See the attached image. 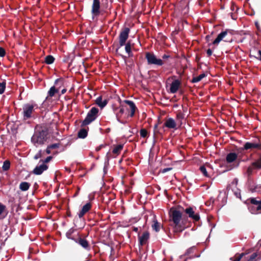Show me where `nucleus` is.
Here are the masks:
<instances>
[{
	"label": "nucleus",
	"mask_w": 261,
	"mask_h": 261,
	"mask_svg": "<svg viewBox=\"0 0 261 261\" xmlns=\"http://www.w3.org/2000/svg\"><path fill=\"white\" fill-rule=\"evenodd\" d=\"M99 110L96 107H92L88 112L85 119L82 121L81 127L88 125L94 121L98 116Z\"/></svg>",
	"instance_id": "nucleus-4"
},
{
	"label": "nucleus",
	"mask_w": 261,
	"mask_h": 261,
	"mask_svg": "<svg viewBox=\"0 0 261 261\" xmlns=\"http://www.w3.org/2000/svg\"><path fill=\"white\" fill-rule=\"evenodd\" d=\"M234 194L236 195L237 197H240L241 196V194L240 192H236L234 193Z\"/></svg>",
	"instance_id": "nucleus-54"
},
{
	"label": "nucleus",
	"mask_w": 261,
	"mask_h": 261,
	"mask_svg": "<svg viewBox=\"0 0 261 261\" xmlns=\"http://www.w3.org/2000/svg\"><path fill=\"white\" fill-rule=\"evenodd\" d=\"M228 34L232 35V30L229 29H226L224 31L220 33L217 37V38L214 40L212 44L215 45H218L221 41H224L225 42H230L226 38V36Z\"/></svg>",
	"instance_id": "nucleus-9"
},
{
	"label": "nucleus",
	"mask_w": 261,
	"mask_h": 261,
	"mask_svg": "<svg viewBox=\"0 0 261 261\" xmlns=\"http://www.w3.org/2000/svg\"><path fill=\"white\" fill-rule=\"evenodd\" d=\"M35 107L37 108V105L36 104L33 105L27 103L23 105L22 108V115L24 120L30 119L32 117V115L35 110L34 108Z\"/></svg>",
	"instance_id": "nucleus-8"
},
{
	"label": "nucleus",
	"mask_w": 261,
	"mask_h": 261,
	"mask_svg": "<svg viewBox=\"0 0 261 261\" xmlns=\"http://www.w3.org/2000/svg\"><path fill=\"white\" fill-rule=\"evenodd\" d=\"M253 169H255L252 165L248 167L247 169V173L248 174V176H250L252 174Z\"/></svg>",
	"instance_id": "nucleus-39"
},
{
	"label": "nucleus",
	"mask_w": 261,
	"mask_h": 261,
	"mask_svg": "<svg viewBox=\"0 0 261 261\" xmlns=\"http://www.w3.org/2000/svg\"><path fill=\"white\" fill-rule=\"evenodd\" d=\"M200 171L201 172V173L206 177H208V173H207V172L206 171V168L204 166H200V168H199Z\"/></svg>",
	"instance_id": "nucleus-36"
},
{
	"label": "nucleus",
	"mask_w": 261,
	"mask_h": 261,
	"mask_svg": "<svg viewBox=\"0 0 261 261\" xmlns=\"http://www.w3.org/2000/svg\"><path fill=\"white\" fill-rule=\"evenodd\" d=\"M48 146L51 149H53L59 148L60 144L59 143H55Z\"/></svg>",
	"instance_id": "nucleus-43"
},
{
	"label": "nucleus",
	"mask_w": 261,
	"mask_h": 261,
	"mask_svg": "<svg viewBox=\"0 0 261 261\" xmlns=\"http://www.w3.org/2000/svg\"><path fill=\"white\" fill-rule=\"evenodd\" d=\"M123 147V144L117 145L114 148V149H113L112 152L114 154L118 155L120 153L121 151L122 150Z\"/></svg>",
	"instance_id": "nucleus-26"
},
{
	"label": "nucleus",
	"mask_w": 261,
	"mask_h": 261,
	"mask_svg": "<svg viewBox=\"0 0 261 261\" xmlns=\"http://www.w3.org/2000/svg\"><path fill=\"white\" fill-rule=\"evenodd\" d=\"M66 91H67L66 89L64 88V89L62 90L61 93L62 94H64L66 92Z\"/></svg>",
	"instance_id": "nucleus-60"
},
{
	"label": "nucleus",
	"mask_w": 261,
	"mask_h": 261,
	"mask_svg": "<svg viewBox=\"0 0 261 261\" xmlns=\"http://www.w3.org/2000/svg\"><path fill=\"white\" fill-rule=\"evenodd\" d=\"M6 55V51L5 49L2 47H0V57H4Z\"/></svg>",
	"instance_id": "nucleus-45"
},
{
	"label": "nucleus",
	"mask_w": 261,
	"mask_h": 261,
	"mask_svg": "<svg viewBox=\"0 0 261 261\" xmlns=\"http://www.w3.org/2000/svg\"><path fill=\"white\" fill-rule=\"evenodd\" d=\"M185 212L188 215V216L192 218L194 221L197 222L200 219V216L198 214H195L193 209L191 207H189L184 210Z\"/></svg>",
	"instance_id": "nucleus-13"
},
{
	"label": "nucleus",
	"mask_w": 261,
	"mask_h": 261,
	"mask_svg": "<svg viewBox=\"0 0 261 261\" xmlns=\"http://www.w3.org/2000/svg\"><path fill=\"white\" fill-rule=\"evenodd\" d=\"M6 88V82H3L0 83V94H3Z\"/></svg>",
	"instance_id": "nucleus-37"
},
{
	"label": "nucleus",
	"mask_w": 261,
	"mask_h": 261,
	"mask_svg": "<svg viewBox=\"0 0 261 261\" xmlns=\"http://www.w3.org/2000/svg\"><path fill=\"white\" fill-rule=\"evenodd\" d=\"M91 207L92 204L90 202H88L85 204L78 213L79 217L82 218L91 208Z\"/></svg>",
	"instance_id": "nucleus-18"
},
{
	"label": "nucleus",
	"mask_w": 261,
	"mask_h": 261,
	"mask_svg": "<svg viewBox=\"0 0 261 261\" xmlns=\"http://www.w3.org/2000/svg\"><path fill=\"white\" fill-rule=\"evenodd\" d=\"M172 168H164L162 170V173H165L167 171H170L171 170H172Z\"/></svg>",
	"instance_id": "nucleus-51"
},
{
	"label": "nucleus",
	"mask_w": 261,
	"mask_h": 261,
	"mask_svg": "<svg viewBox=\"0 0 261 261\" xmlns=\"http://www.w3.org/2000/svg\"><path fill=\"white\" fill-rule=\"evenodd\" d=\"M231 9L232 11H234V6L233 5V4L232 3V6L231 7Z\"/></svg>",
	"instance_id": "nucleus-61"
},
{
	"label": "nucleus",
	"mask_w": 261,
	"mask_h": 261,
	"mask_svg": "<svg viewBox=\"0 0 261 261\" xmlns=\"http://www.w3.org/2000/svg\"><path fill=\"white\" fill-rule=\"evenodd\" d=\"M45 152L47 154L51 153V149L49 148V146H47L45 150Z\"/></svg>",
	"instance_id": "nucleus-53"
},
{
	"label": "nucleus",
	"mask_w": 261,
	"mask_h": 261,
	"mask_svg": "<svg viewBox=\"0 0 261 261\" xmlns=\"http://www.w3.org/2000/svg\"><path fill=\"white\" fill-rule=\"evenodd\" d=\"M88 135V129L85 128L81 129L78 132L77 136L79 138L84 139Z\"/></svg>",
	"instance_id": "nucleus-23"
},
{
	"label": "nucleus",
	"mask_w": 261,
	"mask_h": 261,
	"mask_svg": "<svg viewBox=\"0 0 261 261\" xmlns=\"http://www.w3.org/2000/svg\"><path fill=\"white\" fill-rule=\"evenodd\" d=\"M149 238V233L148 231H145L141 236H139V245L143 246L146 244Z\"/></svg>",
	"instance_id": "nucleus-19"
},
{
	"label": "nucleus",
	"mask_w": 261,
	"mask_h": 261,
	"mask_svg": "<svg viewBox=\"0 0 261 261\" xmlns=\"http://www.w3.org/2000/svg\"><path fill=\"white\" fill-rule=\"evenodd\" d=\"M231 17L232 19H236V18L233 17V15L232 13H231Z\"/></svg>",
	"instance_id": "nucleus-62"
},
{
	"label": "nucleus",
	"mask_w": 261,
	"mask_h": 261,
	"mask_svg": "<svg viewBox=\"0 0 261 261\" xmlns=\"http://www.w3.org/2000/svg\"><path fill=\"white\" fill-rule=\"evenodd\" d=\"M250 202L248 205V210L252 214L261 213V200H257L255 198H250L247 200Z\"/></svg>",
	"instance_id": "nucleus-5"
},
{
	"label": "nucleus",
	"mask_w": 261,
	"mask_h": 261,
	"mask_svg": "<svg viewBox=\"0 0 261 261\" xmlns=\"http://www.w3.org/2000/svg\"><path fill=\"white\" fill-rule=\"evenodd\" d=\"M104 147V145H100L98 147H97V148H96V150H97V151H98V150H100L102 147Z\"/></svg>",
	"instance_id": "nucleus-58"
},
{
	"label": "nucleus",
	"mask_w": 261,
	"mask_h": 261,
	"mask_svg": "<svg viewBox=\"0 0 261 261\" xmlns=\"http://www.w3.org/2000/svg\"><path fill=\"white\" fill-rule=\"evenodd\" d=\"M255 57L258 60L261 61V50H259L257 51L256 56Z\"/></svg>",
	"instance_id": "nucleus-47"
},
{
	"label": "nucleus",
	"mask_w": 261,
	"mask_h": 261,
	"mask_svg": "<svg viewBox=\"0 0 261 261\" xmlns=\"http://www.w3.org/2000/svg\"><path fill=\"white\" fill-rule=\"evenodd\" d=\"M160 134V133L159 129L153 130V137L154 138H155L157 137V135Z\"/></svg>",
	"instance_id": "nucleus-48"
},
{
	"label": "nucleus",
	"mask_w": 261,
	"mask_h": 261,
	"mask_svg": "<svg viewBox=\"0 0 261 261\" xmlns=\"http://www.w3.org/2000/svg\"><path fill=\"white\" fill-rule=\"evenodd\" d=\"M257 256V253L254 252L249 256V257L247 259V261H256V257Z\"/></svg>",
	"instance_id": "nucleus-33"
},
{
	"label": "nucleus",
	"mask_w": 261,
	"mask_h": 261,
	"mask_svg": "<svg viewBox=\"0 0 261 261\" xmlns=\"http://www.w3.org/2000/svg\"><path fill=\"white\" fill-rule=\"evenodd\" d=\"M158 124H155L153 127V130L158 129Z\"/></svg>",
	"instance_id": "nucleus-59"
},
{
	"label": "nucleus",
	"mask_w": 261,
	"mask_h": 261,
	"mask_svg": "<svg viewBox=\"0 0 261 261\" xmlns=\"http://www.w3.org/2000/svg\"><path fill=\"white\" fill-rule=\"evenodd\" d=\"M58 83H60L61 84H63V80L61 79H58L55 81V84L57 85Z\"/></svg>",
	"instance_id": "nucleus-49"
},
{
	"label": "nucleus",
	"mask_w": 261,
	"mask_h": 261,
	"mask_svg": "<svg viewBox=\"0 0 261 261\" xmlns=\"http://www.w3.org/2000/svg\"><path fill=\"white\" fill-rule=\"evenodd\" d=\"M53 159V156H47L44 161H42V160H40V162H41L42 161L43 162V164H45V163H48L49 162H50L51 159Z\"/></svg>",
	"instance_id": "nucleus-44"
},
{
	"label": "nucleus",
	"mask_w": 261,
	"mask_h": 261,
	"mask_svg": "<svg viewBox=\"0 0 261 261\" xmlns=\"http://www.w3.org/2000/svg\"><path fill=\"white\" fill-rule=\"evenodd\" d=\"M74 242L80 245L85 250L87 251L90 250L91 246L89 242L85 238L79 237L74 240Z\"/></svg>",
	"instance_id": "nucleus-10"
},
{
	"label": "nucleus",
	"mask_w": 261,
	"mask_h": 261,
	"mask_svg": "<svg viewBox=\"0 0 261 261\" xmlns=\"http://www.w3.org/2000/svg\"><path fill=\"white\" fill-rule=\"evenodd\" d=\"M124 106L123 104H121L120 106V110L119 111V114H120V115L123 114L124 112Z\"/></svg>",
	"instance_id": "nucleus-46"
},
{
	"label": "nucleus",
	"mask_w": 261,
	"mask_h": 261,
	"mask_svg": "<svg viewBox=\"0 0 261 261\" xmlns=\"http://www.w3.org/2000/svg\"><path fill=\"white\" fill-rule=\"evenodd\" d=\"M195 249V247H191L190 248H189L186 253H185V255H189L190 254L192 253L193 252V250Z\"/></svg>",
	"instance_id": "nucleus-42"
},
{
	"label": "nucleus",
	"mask_w": 261,
	"mask_h": 261,
	"mask_svg": "<svg viewBox=\"0 0 261 261\" xmlns=\"http://www.w3.org/2000/svg\"><path fill=\"white\" fill-rule=\"evenodd\" d=\"M55 58L51 55H48L45 58V63L47 64H51L54 63Z\"/></svg>",
	"instance_id": "nucleus-29"
},
{
	"label": "nucleus",
	"mask_w": 261,
	"mask_h": 261,
	"mask_svg": "<svg viewBox=\"0 0 261 261\" xmlns=\"http://www.w3.org/2000/svg\"><path fill=\"white\" fill-rule=\"evenodd\" d=\"M176 120L180 122V124H181V121L184 118V114L181 112H178L176 116Z\"/></svg>",
	"instance_id": "nucleus-32"
},
{
	"label": "nucleus",
	"mask_w": 261,
	"mask_h": 261,
	"mask_svg": "<svg viewBox=\"0 0 261 261\" xmlns=\"http://www.w3.org/2000/svg\"><path fill=\"white\" fill-rule=\"evenodd\" d=\"M48 134V130L46 127H37L31 138V141L35 145L36 144L42 145L46 141Z\"/></svg>",
	"instance_id": "nucleus-3"
},
{
	"label": "nucleus",
	"mask_w": 261,
	"mask_h": 261,
	"mask_svg": "<svg viewBox=\"0 0 261 261\" xmlns=\"http://www.w3.org/2000/svg\"><path fill=\"white\" fill-rule=\"evenodd\" d=\"M65 170H66L67 171L69 172H70V169H69V168H65Z\"/></svg>",
	"instance_id": "nucleus-63"
},
{
	"label": "nucleus",
	"mask_w": 261,
	"mask_h": 261,
	"mask_svg": "<svg viewBox=\"0 0 261 261\" xmlns=\"http://www.w3.org/2000/svg\"><path fill=\"white\" fill-rule=\"evenodd\" d=\"M167 127L169 129H177V123L172 118H168L165 120L163 128Z\"/></svg>",
	"instance_id": "nucleus-12"
},
{
	"label": "nucleus",
	"mask_w": 261,
	"mask_h": 261,
	"mask_svg": "<svg viewBox=\"0 0 261 261\" xmlns=\"http://www.w3.org/2000/svg\"><path fill=\"white\" fill-rule=\"evenodd\" d=\"M74 229L72 228H70L68 231L66 233V237L69 239H71L74 241V240L76 239H74L72 237V234L74 232Z\"/></svg>",
	"instance_id": "nucleus-31"
},
{
	"label": "nucleus",
	"mask_w": 261,
	"mask_h": 261,
	"mask_svg": "<svg viewBox=\"0 0 261 261\" xmlns=\"http://www.w3.org/2000/svg\"><path fill=\"white\" fill-rule=\"evenodd\" d=\"M129 32L130 29L128 28L124 27L121 29L119 35V46L116 49V51L117 52L120 47L125 45V50L128 54V57H132L133 54L132 53V44L130 41H128L126 43V41L129 36Z\"/></svg>",
	"instance_id": "nucleus-2"
},
{
	"label": "nucleus",
	"mask_w": 261,
	"mask_h": 261,
	"mask_svg": "<svg viewBox=\"0 0 261 261\" xmlns=\"http://www.w3.org/2000/svg\"><path fill=\"white\" fill-rule=\"evenodd\" d=\"M162 58L163 60H166L167 59L170 58L171 56L167 54H164L162 56Z\"/></svg>",
	"instance_id": "nucleus-50"
},
{
	"label": "nucleus",
	"mask_w": 261,
	"mask_h": 261,
	"mask_svg": "<svg viewBox=\"0 0 261 261\" xmlns=\"http://www.w3.org/2000/svg\"><path fill=\"white\" fill-rule=\"evenodd\" d=\"M59 89L56 88L55 86L51 87L48 91V96L53 97L55 94L58 93Z\"/></svg>",
	"instance_id": "nucleus-27"
},
{
	"label": "nucleus",
	"mask_w": 261,
	"mask_h": 261,
	"mask_svg": "<svg viewBox=\"0 0 261 261\" xmlns=\"http://www.w3.org/2000/svg\"><path fill=\"white\" fill-rule=\"evenodd\" d=\"M161 123H162V122L160 121V119H159L158 123L157 124H161Z\"/></svg>",
	"instance_id": "nucleus-64"
},
{
	"label": "nucleus",
	"mask_w": 261,
	"mask_h": 261,
	"mask_svg": "<svg viewBox=\"0 0 261 261\" xmlns=\"http://www.w3.org/2000/svg\"><path fill=\"white\" fill-rule=\"evenodd\" d=\"M140 136L142 138H146L148 136V132L145 128H142L140 130Z\"/></svg>",
	"instance_id": "nucleus-35"
},
{
	"label": "nucleus",
	"mask_w": 261,
	"mask_h": 261,
	"mask_svg": "<svg viewBox=\"0 0 261 261\" xmlns=\"http://www.w3.org/2000/svg\"><path fill=\"white\" fill-rule=\"evenodd\" d=\"M133 230L135 231V232H138V227H133Z\"/></svg>",
	"instance_id": "nucleus-57"
},
{
	"label": "nucleus",
	"mask_w": 261,
	"mask_h": 261,
	"mask_svg": "<svg viewBox=\"0 0 261 261\" xmlns=\"http://www.w3.org/2000/svg\"><path fill=\"white\" fill-rule=\"evenodd\" d=\"M169 217L170 225L173 227L174 232H181L187 227L185 218L182 219V213L177 208L171 207L169 212Z\"/></svg>",
	"instance_id": "nucleus-1"
},
{
	"label": "nucleus",
	"mask_w": 261,
	"mask_h": 261,
	"mask_svg": "<svg viewBox=\"0 0 261 261\" xmlns=\"http://www.w3.org/2000/svg\"><path fill=\"white\" fill-rule=\"evenodd\" d=\"M245 255V253H242L241 254H236L235 255V259L233 261H240L243 257Z\"/></svg>",
	"instance_id": "nucleus-38"
},
{
	"label": "nucleus",
	"mask_w": 261,
	"mask_h": 261,
	"mask_svg": "<svg viewBox=\"0 0 261 261\" xmlns=\"http://www.w3.org/2000/svg\"><path fill=\"white\" fill-rule=\"evenodd\" d=\"M185 212L188 215V216L192 218L194 221L197 222L200 219V216L198 214H195L193 209L191 207H189L184 210Z\"/></svg>",
	"instance_id": "nucleus-14"
},
{
	"label": "nucleus",
	"mask_w": 261,
	"mask_h": 261,
	"mask_svg": "<svg viewBox=\"0 0 261 261\" xmlns=\"http://www.w3.org/2000/svg\"><path fill=\"white\" fill-rule=\"evenodd\" d=\"M67 216H68V217H71V214L70 211H68L67 212Z\"/></svg>",
	"instance_id": "nucleus-56"
},
{
	"label": "nucleus",
	"mask_w": 261,
	"mask_h": 261,
	"mask_svg": "<svg viewBox=\"0 0 261 261\" xmlns=\"http://www.w3.org/2000/svg\"><path fill=\"white\" fill-rule=\"evenodd\" d=\"M238 155L234 152H230L228 153L226 156V161L228 163H231L237 160Z\"/></svg>",
	"instance_id": "nucleus-20"
},
{
	"label": "nucleus",
	"mask_w": 261,
	"mask_h": 261,
	"mask_svg": "<svg viewBox=\"0 0 261 261\" xmlns=\"http://www.w3.org/2000/svg\"><path fill=\"white\" fill-rule=\"evenodd\" d=\"M48 169V166L45 164H42L39 166H37L33 170V173L35 175H40L44 171Z\"/></svg>",
	"instance_id": "nucleus-16"
},
{
	"label": "nucleus",
	"mask_w": 261,
	"mask_h": 261,
	"mask_svg": "<svg viewBox=\"0 0 261 261\" xmlns=\"http://www.w3.org/2000/svg\"><path fill=\"white\" fill-rule=\"evenodd\" d=\"M198 3H199V5L201 6H203V3L202 2V0H199V2H198Z\"/></svg>",
	"instance_id": "nucleus-55"
},
{
	"label": "nucleus",
	"mask_w": 261,
	"mask_h": 261,
	"mask_svg": "<svg viewBox=\"0 0 261 261\" xmlns=\"http://www.w3.org/2000/svg\"><path fill=\"white\" fill-rule=\"evenodd\" d=\"M10 167V162L9 160H6L3 164L2 169L3 171H8Z\"/></svg>",
	"instance_id": "nucleus-30"
},
{
	"label": "nucleus",
	"mask_w": 261,
	"mask_h": 261,
	"mask_svg": "<svg viewBox=\"0 0 261 261\" xmlns=\"http://www.w3.org/2000/svg\"><path fill=\"white\" fill-rule=\"evenodd\" d=\"M153 224H152V229L155 230L156 232H159L160 229V223L158 222L157 220L154 217V219L153 220Z\"/></svg>",
	"instance_id": "nucleus-24"
},
{
	"label": "nucleus",
	"mask_w": 261,
	"mask_h": 261,
	"mask_svg": "<svg viewBox=\"0 0 261 261\" xmlns=\"http://www.w3.org/2000/svg\"><path fill=\"white\" fill-rule=\"evenodd\" d=\"M251 165L255 169H261V154H260L258 159L251 163Z\"/></svg>",
	"instance_id": "nucleus-22"
},
{
	"label": "nucleus",
	"mask_w": 261,
	"mask_h": 261,
	"mask_svg": "<svg viewBox=\"0 0 261 261\" xmlns=\"http://www.w3.org/2000/svg\"><path fill=\"white\" fill-rule=\"evenodd\" d=\"M42 156V150H40L34 156V159L35 160H37L40 158H41Z\"/></svg>",
	"instance_id": "nucleus-41"
},
{
	"label": "nucleus",
	"mask_w": 261,
	"mask_h": 261,
	"mask_svg": "<svg viewBox=\"0 0 261 261\" xmlns=\"http://www.w3.org/2000/svg\"><path fill=\"white\" fill-rule=\"evenodd\" d=\"M6 209V205L0 202V215L4 212Z\"/></svg>",
	"instance_id": "nucleus-40"
},
{
	"label": "nucleus",
	"mask_w": 261,
	"mask_h": 261,
	"mask_svg": "<svg viewBox=\"0 0 261 261\" xmlns=\"http://www.w3.org/2000/svg\"><path fill=\"white\" fill-rule=\"evenodd\" d=\"M123 103H125L129 106V109L126 108V110H130V113L129 114V116L130 117H133L135 115V111L137 109V108L136 107L135 103L133 101L129 100H124L123 101Z\"/></svg>",
	"instance_id": "nucleus-15"
},
{
	"label": "nucleus",
	"mask_w": 261,
	"mask_h": 261,
	"mask_svg": "<svg viewBox=\"0 0 261 261\" xmlns=\"http://www.w3.org/2000/svg\"><path fill=\"white\" fill-rule=\"evenodd\" d=\"M108 102V101L106 99L102 101L101 96L98 97L95 100V103L101 108H104L107 105Z\"/></svg>",
	"instance_id": "nucleus-21"
},
{
	"label": "nucleus",
	"mask_w": 261,
	"mask_h": 261,
	"mask_svg": "<svg viewBox=\"0 0 261 261\" xmlns=\"http://www.w3.org/2000/svg\"><path fill=\"white\" fill-rule=\"evenodd\" d=\"M206 76V74L205 73H203L200 74L199 75H198V76L194 77L192 79L191 82L193 83L199 82L203 78L205 77Z\"/></svg>",
	"instance_id": "nucleus-28"
},
{
	"label": "nucleus",
	"mask_w": 261,
	"mask_h": 261,
	"mask_svg": "<svg viewBox=\"0 0 261 261\" xmlns=\"http://www.w3.org/2000/svg\"><path fill=\"white\" fill-rule=\"evenodd\" d=\"M206 54L208 57H210L212 55V50L211 49H208L206 50Z\"/></svg>",
	"instance_id": "nucleus-52"
},
{
	"label": "nucleus",
	"mask_w": 261,
	"mask_h": 261,
	"mask_svg": "<svg viewBox=\"0 0 261 261\" xmlns=\"http://www.w3.org/2000/svg\"><path fill=\"white\" fill-rule=\"evenodd\" d=\"M145 58L148 65L162 66L164 64V61L160 59H158L153 53L146 52Z\"/></svg>",
	"instance_id": "nucleus-7"
},
{
	"label": "nucleus",
	"mask_w": 261,
	"mask_h": 261,
	"mask_svg": "<svg viewBox=\"0 0 261 261\" xmlns=\"http://www.w3.org/2000/svg\"><path fill=\"white\" fill-rule=\"evenodd\" d=\"M30 184L28 182H21L19 185V189L22 191H26L30 188Z\"/></svg>",
	"instance_id": "nucleus-25"
},
{
	"label": "nucleus",
	"mask_w": 261,
	"mask_h": 261,
	"mask_svg": "<svg viewBox=\"0 0 261 261\" xmlns=\"http://www.w3.org/2000/svg\"><path fill=\"white\" fill-rule=\"evenodd\" d=\"M181 85V82L179 80H175L173 81L170 85V92L171 93H175L178 91L180 86Z\"/></svg>",
	"instance_id": "nucleus-17"
},
{
	"label": "nucleus",
	"mask_w": 261,
	"mask_h": 261,
	"mask_svg": "<svg viewBox=\"0 0 261 261\" xmlns=\"http://www.w3.org/2000/svg\"><path fill=\"white\" fill-rule=\"evenodd\" d=\"M241 151L248 150L250 149L251 151L253 150H261V141L259 139L254 141L253 142H246L243 147L239 149Z\"/></svg>",
	"instance_id": "nucleus-6"
},
{
	"label": "nucleus",
	"mask_w": 261,
	"mask_h": 261,
	"mask_svg": "<svg viewBox=\"0 0 261 261\" xmlns=\"http://www.w3.org/2000/svg\"><path fill=\"white\" fill-rule=\"evenodd\" d=\"M249 190L251 192H255L259 191L260 189H261V186L257 185V186H254V188H252L251 187V185H250L249 186Z\"/></svg>",
	"instance_id": "nucleus-34"
},
{
	"label": "nucleus",
	"mask_w": 261,
	"mask_h": 261,
	"mask_svg": "<svg viewBox=\"0 0 261 261\" xmlns=\"http://www.w3.org/2000/svg\"><path fill=\"white\" fill-rule=\"evenodd\" d=\"M100 3L99 0H93L91 13L93 16H97L100 14Z\"/></svg>",
	"instance_id": "nucleus-11"
}]
</instances>
